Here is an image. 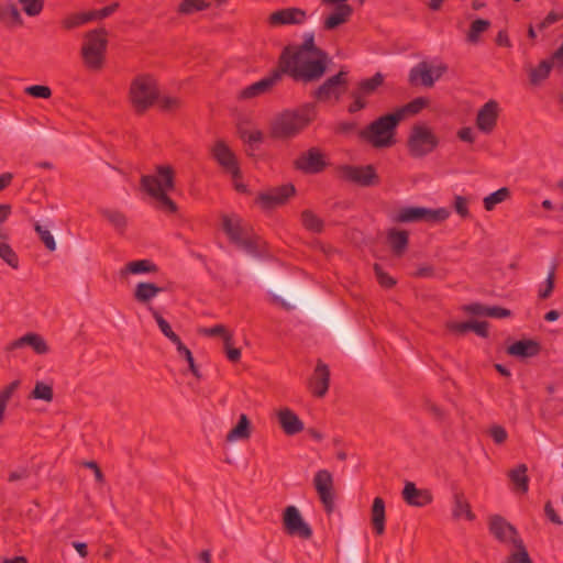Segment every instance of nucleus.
<instances>
[{"instance_id": "f257e3e1", "label": "nucleus", "mask_w": 563, "mask_h": 563, "mask_svg": "<svg viewBox=\"0 0 563 563\" xmlns=\"http://www.w3.org/2000/svg\"><path fill=\"white\" fill-rule=\"evenodd\" d=\"M328 56L314 45V35L305 33L303 42L297 47H287L280 56L283 73L295 79L312 81L320 78L325 71Z\"/></svg>"}, {"instance_id": "f03ea898", "label": "nucleus", "mask_w": 563, "mask_h": 563, "mask_svg": "<svg viewBox=\"0 0 563 563\" xmlns=\"http://www.w3.org/2000/svg\"><path fill=\"white\" fill-rule=\"evenodd\" d=\"M173 187L174 172L169 166H157L155 175H143L141 177V188L168 211H175L176 209L174 202L167 197V191Z\"/></svg>"}, {"instance_id": "7ed1b4c3", "label": "nucleus", "mask_w": 563, "mask_h": 563, "mask_svg": "<svg viewBox=\"0 0 563 563\" xmlns=\"http://www.w3.org/2000/svg\"><path fill=\"white\" fill-rule=\"evenodd\" d=\"M221 220L223 231L236 246L253 257L262 256V244L258 240L249 234V231L240 217H230L224 214Z\"/></svg>"}, {"instance_id": "20e7f679", "label": "nucleus", "mask_w": 563, "mask_h": 563, "mask_svg": "<svg viewBox=\"0 0 563 563\" xmlns=\"http://www.w3.org/2000/svg\"><path fill=\"white\" fill-rule=\"evenodd\" d=\"M108 40L103 30H92L85 34L80 55L90 70H100L104 64Z\"/></svg>"}, {"instance_id": "39448f33", "label": "nucleus", "mask_w": 563, "mask_h": 563, "mask_svg": "<svg viewBox=\"0 0 563 563\" xmlns=\"http://www.w3.org/2000/svg\"><path fill=\"white\" fill-rule=\"evenodd\" d=\"M309 121L308 113L289 110L277 113L268 122V135L275 140L289 139L296 135Z\"/></svg>"}, {"instance_id": "423d86ee", "label": "nucleus", "mask_w": 563, "mask_h": 563, "mask_svg": "<svg viewBox=\"0 0 563 563\" xmlns=\"http://www.w3.org/2000/svg\"><path fill=\"white\" fill-rule=\"evenodd\" d=\"M157 97V84L151 75L142 74L132 80L129 89V98L139 111H144L152 106Z\"/></svg>"}, {"instance_id": "0eeeda50", "label": "nucleus", "mask_w": 563, "mask_h": 563, "mask_svg": "<svg viewBox=\"0 0 563 563\" xmlns=\"http://www.w3.org/2000/svg\"><path fill=\"white\" fill-rule=\"evenodd\" d=\"M399 121L400 117L394 114L385 115L373 122L368 129L361 134L375 146H388L393 143L394 130Z\"/></svg>"}, {"instance_id": "6e6552de", "label": "nucleus", "mask_w": 563, "mask_h": 563, "mask_svg": "<svg viewBox=\"0 0 563 563\" xmlns=\"http://www.w3.org/2000/svg\"><path fill=\"white\" fill-rule=\"evenodd\" d=\"M437 145L438 139L429 126L417 124L412 128L408 139V147L413 156H424L432 152Z\"/></svg>"}, {"instance_id": "1a4fd4ad", "label": "nucleus", "mask_w": 563, "mask_h": 563, "mask_svg": "<svg viewBox=\"0 0 563 563\" xmlns=\"http://www.w3.org/2000/svg\"><path fill=\"white\" fill-rule=\"evenodd\" d=\"M488 528L498 541L507 544L510 549L523 543L518 530L499 515L489 516Z\"/></svg>"}, {"instance_id": "9d476101", "label": "nucleus", "mask_w": 563, "mask_h": 563, "mask_svg": "<svg viewBox=\"0 0 563 563\" xmlns=\"http://www.w3.org/2000/svg\"><path fill=\"white\" fill-rule=\"evenodd\" d=\"M451 212L445 208L429 209L423 207L402 208L396 214L399 222H413L424 220L429 222H442L450 217Z\"/></svg>"}, {"instance_id": "9b49d317", "label": "nucleus", "mask_w": 563, "mask_h": 563, "mask_svg": "<svg viewBox=\"0 0 563 563\" xmlns=\"http://www.w3.org/2000/svg\"><path fill=\"white\" fill-rule=\"evenodd\" d=\"M445 70L443 65H432L427 62H421L411 68L409 73V81L412 85H422L431 87Z\"/></svg>"}, {"instance_id": "f8f14e48", "label": "nucleus", "mask_w": 563, "mask_h": 563, "mask_svg": "<svg viewBox=\"0 0 563 563\" xmlns=\"http://www.w3.org/2000/svg\"><path fill=\"white\" fill-rule=\"evenodd\" d=\"M307 19V13L298 8H286L274 11L268 16V23L273 27L285 25H300Z\"/></svg>"}, {"instance_id": "ddd939ff", "label": "nucleus", "mask_w": 563, "mask_h": 563, "mask_svg": "<svg viewBox=\"0 0 563 563\" xmlns=\"http://www.w3.org/2000/svg\"><path fill=\"white\" fill-rule=\"evenodd\" d=\"M296 192L292 185H284L280 187L272 188L268 191L261 192L258 195V203L265 208L271 209L276 206H280Z\"/></svg>"}, {"instance_id": "4468645a", "label": "nucleus", "mask_w": 563, "mask_h": 563, "mask_svg": "<svg viewBox=\"0 0 563 563\" xmlns=\"http://www.w3.org/2000/svg\"><path fill=\"white\" fill-rule=\"evenodd\" d=\"M346 1L347 0H322V2L327 4H336L334 10L324 19L325 29L333 30L349 20L353 9Z\"/></svg>"}, {"instance_id": "2eb2a0df", "label": "nucleus", "mask_w": 563, "mask_h": 563, "mask_svg": "<svg viewBox=\"0 0 563 563\" xmlns=\"http://www.w3.org/2000/svg\"><path fill=\"white\" fill-rule=\"evenodd\" d=\"M499 113L497 101L489 100L477 112L476 125L483 133H489L496 125Z\"/></svg>"}, {"instance_id": "dca6fc26", "label": "nucleus", "mask_w": 563, "mask_h": 563, "mask_svg": "<svg viewBox=\"0 0 563 563\" xmlns=\"http://www.w3.org/2000/svg\"><path fill=\"white\" fill-rule=\"evenodd\" d=\"M313 483L323 506L328 511L331 510L333 503L332 475L328 471L321 470L316 474Z\"/></svg>"}, {"instance_id": "f3484780", "label": "nucleus", "mask_w": 563, "mask_h": 563, "mask_svg": "<svg viewBox=\"0 0 563 563\" xmlns=\"http://www.w3.org/2000/svg\"><path fill=\"white\" fill-rule=\"evenodd\" d=\"M284 523L287 530L292 534H298L302 538H309L311 536V529L302 520L298 509L294 506L286 508Z\"/></svg>"}, {"instance_id": "a211bd4d", "label": "nucleus", "mask_w": 563, "mask_h": 563, "mask_svg": "<svg viewBox=\"0 0 563 563\" xmlns=\"http://www.w3.org/2000/svg\"><path fill=\"white\" fill-rule=\"evenodd\" d=\"M213 156L218 163L234 178L239 176V167L232 151L222 141H218L212 148Z\"/></svg>"}, {"instance_id": "6ab92c4d", "label": "nucleus", "mask_w": 563, "mask_h": 563, "mask_svg": "<svg viewBox=\"0 0 563 563\" xmlns=\"http://www.w3.org/2000/svg\"><path fill=\"white\" fill-rule=\"evenodd\" d=\"M345 73L341 71L338 75L329 78L317 91V96L321 100H330L332 98L339 99L343 91Z\"/></svg>"}, {"instance_id": "aec40b11", "label": "nucleus", "mask_w": 563, "mask_h": 563, "mask_svg": "<svg viewBox=\"0 0 563 563\" xmlns=\"http://www.w3.org/2000/svg\"><path fill=\"white\" fill-rule=\"evenodd\" d=\"M342 176L360 185H372L376 179L375 170L372 166H345L342 168Z\"/></svg>"}, {"instance_id": "412c9836", "label": "nucleus", "mask_w": 563, "mask_h": 563, "mask_svg": "<svg viewBox=\"0 0 563 563\" xmlns=\"http://www.w3.org/2000/svg\"><path fill=\"white\" fill-rule=\"evenodd\" d=\"M296 165L306 173H318L325 166V161L318 150L312 148L303 153Z\"/></svg>"}, {"instance_id": "4be33fe9", "label": "nucleus", "mask_w": 563, "mask_h": 563, "mask_svg": "<svg viewBox=\"0 0 563 563\" xmlns=\"http://www.w3.org/2000/svg\"><path fill=\"white\" fill-rule=\"evenodd\" d=\"M329 379L330 373L328 366L324 363L319 362L313 376L309 380V387L316 396L322 397L328 390Z\"/></svg>"}, {"instance_id": "5701e85b", "label": "nucleus", "mask_w": 563, "mask_h": 563, "mask_svg": "<svg viewBox=\"0 0 563 563\" xmlns=\"http://www.w3.org/2000/svg\"><path fill=\"white\" fill-rule=\"evenodd\" d=\"M451 511L454 519L465 518L473 521L475 514L472 510L470 501L463 492H454L451 499Z\"/></svg>"}, {"instance_id": "b1692460", "label": "nucleus", "mask_w": 563, "mask_h": 563, "mask_svg": "<svg viewBox=\"0 0 563 563\" xmlns=\"http://www.w3.org/2000/svg\"><path fill=\"white\" fill-rule=\"evenodd\" d=\"M556 65L550 57L541 59L536 66H530L528 68V77L530 84L532 86L540 85L550 76L552 69Z\"/></svg>"}, {"instance_id": "393cba45", "label": "nucleus", "mask_w": 563, "mask_h": 563, "mask_svg": "<svg viewBox=\"0 0 563 563\" xmlns=\"http://www.w3.org/2000/svg\"><path fill=\"white\" fill-rule=\"evenodd\" d=\"M402 497L409 505L416 507H422L432 500V495L428 490L418 489L411 482L406 483Z\"/></svg>"}, {"instance_id": "a878e982", "label": "nucleus", "mask_w": 563, "mask_h": 563, "mask_svg": "<svg viewBox=\"0 0 563 563\" xmlns=\"http://www.w3.org/2000/svg\"><path fill=\"white\" fill-rule=\"evenodd\" d=\"M277 418L283 430L287 434H295L303 430V423L299 417L288 408H282L277 411Z\"/></svg>"}, {"instance_id": "bb28decb", "label": "nucleus", "mask_w": 563, "mask_h": 563, "mask_svg": "<svg viewBox=\"0 0 563 563\" xmlns=\"http://www.w3.org/2000/svg\"><path fill=\"white\" fill-rule=\"evenodd\" d=\"M156 265L148 260L131 261L120 269L119 275L126 278L129 275H145L156 273Z\"/></svg>"}, {"instance_id": "cd10ccee", "label": "nucleus", "mask_w": 563, "mask_h": 563, "mask_svg": "<svg viewBox=\"0 0 563 563\" xmlns=\"http://www.w3.org/2000/svg\"><path fill=\"white\" fill-rule=\"evenodd\" d=\"M539 351L540 345L533 340H520L507 347L508 354L520 358L532 357L537 355Z\"/></svg>"}, {"instance_id": "c85d7f7f", "label": "nucleus", "mask_w": 563, "mask_h": 563, "mask_svg": "<svg viewBox=\"0 0 563 563\" xmlns=\"http://www.w3.org/2000/svg\"><path fill=\"white\" fill-rule=\"evenodd\" d=\"M280 78V73L275 71L272 76L264 78L241 91V98L250 99L260 96L268 90Z\"/></svg>"}, {"instance_id": "c756f323", "label": "nucleus", "mask_w": 563, "mask_h": 563, "mask_svg": "<svg viewBox=\"0 0 563 563\" xmlns=\"http://www.w3.org/2000/svg\"><path fill=\"white\" fill-rule=\"evenodd\" d=\"M162 291H163V288L156 286L153 283L141 282L135 285L133 294H134V298L139 302H141L143 305H148Z\"/></svg>"}, {"instance_id": "7c9ffc66", "label": "nucleus", "mask_w": 563, "mask_h": 563, "mask_svg": "<svg viewBox=\"0 0 563 563\" xmlns=\"http://www.w3.org/2000/svg\"><path fill=\"white\" fill-rule=\"evenodd\" d=\"M371 522L377 534H382L385 529V504L382 498L377 497L374 499Z\"/></svg>"}, {"instance_id": "2f4dec72", "label": "nucleus", "mask_w": 563, "mask_h": 563, "mask_svg": "<svg viewBox=\"0 0 563 563\" xmlns=\"http://www.w3.org/2000/svg\"><path fill=\"white\" fill-rule=\"evenodd\" d=\"M24 344H27L31 347H33V350L36 353L43 354V353L47 352V345H46L45 341L41 336L33 334V333L26 334V335L22 336L21 339L16 340L15 342L12 343L11 347L16 349V347L23 346Z\"/></svg>"}, {"instance_id": "473e14b6", "label": "nucleus", "mask_w": 563, "mask_h": 563, "mask_svg": "<svg viewBox=\"0 0 563 563\" xmlns=\"http://www.w3.org/2000/svg\"><path fill=\"white\" fill-rule=\"evenodd\" d=\"M527 466L521 464L518 467L511 470L508 474L517 492L527 493L528 490L529 478L527 476Z\"/></svg>"}, {"instance_id": "72a5a7b5", "label": "nucleus", "mask_w": 563, "mask_h": 563, "mask_svg": "<svg viewBox=\"0 0 563 563\" xmlns=\"http://www.w3.org/2000/svg\"><path fill=\"white\" fill-rule=\"evenodd\" d=\"M250 437V421L245 415L240 417L239 423L228 433L227 440L235 442Z\"/></svg>"}, {"instance_id": "f704fd0d", "label": "nucleus", "mask_w": 563, "mask_h": 563, "mask_svg": "<svg viewBox=\"0 0 563 563\" xmlns=\"http://www.w3.org/2000/svg\"><path fill=\"white\" fill-rule=\"evenodd\" d=\"M0 20L8 24L22 23V16L19 9L11 2L0 3Z\"/></svg>"}, {"instance_id": "c9c22d12", "label": "nucleus", "mask_w": 563, "mask_h": 563, "mask_svg": "<svg viewBox=\"0 0 563 563\" xmlns=\"http://www.w3.org/2000/svg\"><path fill=\"white\" fill-rule=\"evenodd\" d=\"M490 26V22L484 19H476L470 25V29L466 32V40L476 44L479 42L481 34L487 31Z\"/></svg>"}, {"instance_id": "e433bc0d", "label": "nucleus", "mask_w": 563, "mask_h": 563, "mask_svg": "<svg viewBox=\"0 0 563 563\" xmlns=\"http://www.w3.org/2000/svg\"><path fill=\"white\" fill-rule=\"evenodd\" d=\"M8 234L0 230V257L11 267H18V258L11 246L7 243Z\"/></svg>"}, {"instance_id": "4c0bfd02", "label": "nucleus", "mask_w": 563, "mask_h": 563, "mask_svg": "<svg viewBox=\"0 0 563 563\" xmlns=\"http://www.w3.org/2000/svg\"><path fill=\"white\" fill-rule=\"evenodd\" d=\"M210 5L206 0H183L177 8L179 14L189 15L196 11H202Z\"/></svg>"}, {"instance_id": "58836bf2", "label": "nucleus", "mask_w": 563, "mask_h": 563, "mask_svg": "<svg viewBox=\"0 0 563 563\" xmlns=\"http://www.w3.org/2000/svg\"><path fill=\"white\" fill-rule=\"evenodd\" d=\"M510 196L508 188L504 187L484 198V207L492 211L497 205L504 202Z\"/></svg>"}, {"instance_id": "ea45409f", "label": "nucleus", "mask_w": 563, "mask_h": 563, "mask_svg": "<svg viewBox=\"0 0 563 563\" xmlns=\"http://www.w3.org/2000/svg\"><path fill=\"white\" fill-rule=\"evenodd\" d=\"M93 19H96L95 12L74 13L64 18L63 25L66 29H73Z\"/></svg>"}, {"instance_id": "a19ab883", "label": "nucleus", "mask_w": 563, "mask_h": 563, "mask_svg": "<svg viewBox=\"0 0 563 563\" xmlns=\"http://www.w3.org/2000/svg\"><path fill=\"white\" fill-rule=\"evenodd\" d=\"M505 563H532L525 544H520L510 549L509 555Z\"/></svg>"}, {"instance_id": "79ce46f5", "label": "nucleus", "mask_w": 563, "mask_h": 563, "mask_svg": "<svg viewBox=\"0 0 563 563\" xmlns=\"http://www.w3.org/2000/svg\"><path fill=\"white\" fill-rule=\"evenodd\" d=\"M383 75L377 73L374 77L363 80L360 84L358 92L363 96L373 93L383 82Z\"/></svg>"}, {"instance_id": "37998d69", "label": "nucleus", "mask_w": 563, "mask_h": 563, "mask_svg": "<svg viewBox=\"0 0 563 563\" xmlns=\"http://www.w3.org/2000/svg\"><path fill=\"white\" fill-rule=\"evenodd\" d=\"M32 397L34 399H38V400H43V401H52V399H53L52 386L44 382H36L35 388L32 391Z\"/></svg>"}, {"instance_id": "c03bdc74", "label": "nucleus", "mask_w": 563, "mask_h": 563, "mask_svg": "<svg viewBox=\"0 0 563 563\" xmlns=\"http://www.w3.org/2000/svg\"><path fill=\"white\" fill-rule=\"evenodd\" d=\"M34 229H35L36 233L38 234L40 239L42 240V242L45 244V246L49 251H55L56 242H55L54 236L51 234L49 230L47 228H45L44 225H42L40 222H36L34 224Z\"/></svg>"}, {"instance_id": "a18cd8bd", "label": "nucleus", "mask_w": 563, "mask_h": 563, "mask_svg": "<svg viewBox=\"0 0 563 563\" xmlns=\"http://www.w3.org/2000/svg\"><path fill=\"white\" fill-rule=\"evenodd\" d=\"M240 135L245 142L251 144L260 143L264 140V133L257 128H242Z\"/></svg>"}, {"instance_id": "49530a36", "label": "nucleus", "mask_w": 563, "mask_h": 563, "mask_svg": "<svg viewBox=\"0 0 563 563\" xmlns=\"http://www.w3.org/2000/svg\"><path fill=\"white\" fill-rule=\"evenodd\" d=\"M389 241L394 251L400 253L407 245V234L402 231L393 230L389 233Z\"/></svg>"}, {"instance_id": "de8ad7c7", "label": "nucleus", "mask_w": 563, "mask_h": 563, "mask_svg": "<svg viewBox=\"0 0 563 563\" xmlns=\"http://www.w3.org/2000/svg\"><path fill=\"white\" fill-rule=\"evenodd\" d=\"M153 317L155 318L157 325L159 327L161 331L173 342L178 343L179 338L173 332L170 325L166 320L162 318V316L158 314L157 311L151 309Z\"/></svg>"}, {"instance_id": "09e8293b", "label": "nucleus", "mask_w": 563, "mask_h": 563, "mask_svg": "<svg viewBox=\"0 0 563 563\" xmlns=\"http://www.w3.org/2000/svg\"><path fill=\"white\" fill-rule=\"evenodd\" d=\"M428 104V100L423 98H418L413 100L412 102L408 103L405 108L400 109L397 113L394 115L400 117V119L405 115V113H417L422 108H424Z\"/></svg>"}, {"instance_id": "8fccbe9b", "label": "nucleus", "mask_w": 563, "mask_h": 563, "mask_svg": "<svg viewBox=\"0 0 563 563\" xmlns=\"http://www.w3.org/2000/svg\"><path fill=\"white\" fill-rule=\"evenodd\" d=\"M302 223L307 229L313 232H318L322 228V221L310 211L302 212Z\"/></svg>"}, {"instance_id": "3c124183", "label": "nucleus", "mask_w": 563, "mask_h": 563, "mask_svg": "<svg viewBox=\"0 0 563 563\" xmlns=\"http://www.w3.org/2000/svg\"><path fill=\"white\" fill-rule=\"evenodd\" d=\"M24 12L27 15H37L43 8V0H20Z\"/></svg>"}, {"instance_id": "603ef678", "label": "nucleus", "mask_w": 563, "mask_h": 563, "mask_svg": "<svg viewBox=\"0 0 563 563\" xmlns=\"http://www.w3.org/2000/svg\"><path fill=\"white\" fill-rule=\"evenodd\" d=\"M455 212L462 217L467 218L470 217L468 211V200L465 197L462 196H455L452 203Z\"/></svg>"}, {"instance_id": "864d4df0", "label": "nucleus", "mask_w": 563, "mask_h": 563, "mask_svg": "<svg viewBox=\"0 0 563 563\" xmlns=\"http://www.w3.org/2000/svg\"><path fill=\"white\" fill-rule=\"evenodd\" d=\"M25 92L35 98L47 99L52 96V90L47 86L34 85L25 88Z\"/></svg>"}, {"instance_id": "5fc2aeb1", "label": "nucleus", "mask_w": 563, "mask_h": 563, "mask_svg": "<svg viewBox=\"0 0 563 563\" xmlns=\"http://www.w3.org/2000/svg\"><path fill=\"white\" fill-rule=\"evenodd\" d=\"M155 101L158 102V106L163 110H167V111L173 110L179 106V99L176 97L169 96V95H164V96L158 95V97Z\"/></svg>"}, {"instance_id": "6e6d98bb", "label": "nucleus", "mask_w": 563, "mask_h": 563, "mask_svg": "<svg viewBox=\"0 0 563 563\" xmlns=\"http://www.w3.org/2000/svg\"><path fill=\"white\" fill-rule=\"evenodd\" d=\"M102 213L117 228L125 224V218L118 211L104 210Z\"/></svg>"}, {"instance_id": "4d7b16f0", "label": "nucleus", "mask_w": 563, "mask_h": 563, "mask_svg": "<svg viewBox=\"0 0 563 563\" xmlns=\"http://www.w3.org/2000/svg\"><path fill=\"white\" fill-rule=\"evenodd\" d=\"M554 287V280H552V272H549L547 279L539 286V296L541 298H548Z\"/></svg>"}, {"instance_id": "13d9d810", "label": "nucleus", "mask_w": 563, "mask_h": 563, "mask_svg": "<svg viewBox=\"0 0 563 563\" xmlns=\"http://www.w3.org/2000/svg\"><path fill=\"white\" fill-rule=\"evenodd\" d=\"M488 432L496 443H503L507 439V431L500 426H492Z\"/></svg>"}, {"instance_id": "bf43d9fd", "label": "nucleus", "mask_w": 563, "mask_h": 563, "mask_svg": "<svg viewBox=\"0 0 563 563\" xmlns=\"http://www.w3.org/2000/svg\"><path fill=\"white\" fill-rule=\"evenodd\" d=\"M175 344L177 345L178 352L181 353L185 356V360H187V362L189 364L190 371L194 374H196L197 369H196V366H195V362H194V357L191 355V352L181 343L180 340L178 341V343H175Z\"/></svg>"}, {"instance_id": "052dcab7", "label": "nucleus", "mask_w": 563, "mask_h": 563, "mask_svg": "<svg viewBox=\"0 0 563 563\" xmlns=\"http://www.w3.org/2000/svg\"><path fill=\"white\" fill-rule=\"evenodd\" d=\"M464 310L475 317L487 316L488 307L479 303H473L464 307Z\"/></svg>"}, {"instance_id": "680f3d73", "label": "nucleus", "mask_w": 563, "mask_h": 563, "mask_svg": "<svg viewBox=\"0 0 563 563\" xmlns=\"http://www.w3.org/2000/svg\"><path fill=\"white\" fill-rule=\"evenodd\" d=\"M365 96H363L361 92H355L353 93V102L350 104L349 107V111L350 112H356L363 108H365L366 106V102L364 101V98Z\"/></svg>"}, {"instance_id": "e2e57ef3", "label": "nucleus", "mask_w": 563, "mask_h": 563, "mask_svg": "<svg viewBox=\"0 0 563 563\" xmlns=\"http://www.w3.org/2000/svg\"><path fill=\"white\" fill-rule=\"evenodd\" d=\"M375 273L382 286L390 287L395 284V279L388 276L386 273H384L377 265L375 266Z\"/></svg>"}, {"instance_id": "0e129e2a", "label": "nucleus", "mask_w": 563, "mask_h": 563, "mask_svg": "<svg viewBox=\"0 0 563 563\" xmlns=\"http://www.w3.org/2000/svg\"><path fill=\"white\" fill-rule=\"evenodd\" d=\"M511 314L510 310L499 307H488L487 317L507 318Z\"/></svg>"}, {"instance_id": "69168bd1", "label": "nucleus", "mask_w": 563, "mask_h": 563, "mask_svg": "<svg viewBox=\"0 0 563 563\" xmlns=\"http://www.w3.org/2000/svg\"><path fill=\"white\" fill-rule=\"evenodd\" d=\"M448 327L450 330L457 332V333H464L468 330H471V321L470 322H449Z\"/></svg>"}, {"instance_id": "338daca9", "label": "nucleus", "mask_w": 563, "mask_h": 563, "mask_svg": "<svg viewBox=\"0 0 563 563\" xmlns=\"http://www.w3.org/2000/svg\"><path fill=\"white\" fill-rule=\"evenodd\" d=\"M19 386V382L15 380L13 383H11L8 387H5L1 393H0V401L7 404L8 400L10 399L12 393L14 391V389Z\"/></svg>"}, {"instance_id": "774afa93", "label": "nucleus", "mask_w": 563, "mask_h": 563, "mask_svg": "<svg viewBox=\"0 0 563 563\" xmlns=\"http://www.w3.org/2000/svg\"><path fill=\"white\" fill-rule=\"evenodd\" d=\"M19 386V382L15 380L13 383H11L8 387H5L1 393H0V401L7 404L8 400L10 399L12 393L14 391V389Z\"/></svg>"}]
</instances>
